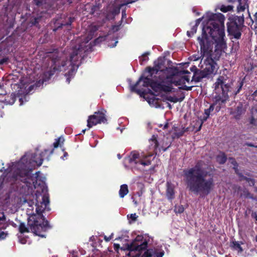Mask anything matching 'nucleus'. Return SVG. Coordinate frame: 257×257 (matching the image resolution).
I'll return each mask as SVG.
<instances>
[{
    "instance_id": "f257e3e1",
    "label": "nucleus",
    "mask_w": 257,
    "mask_h": 257,
    "mask_svg": "<svg viewBox=\"0 0 257 257\" xmlns=\"http://www.w3.org/2000/svg\"><path fill=\"white\" fill-rule=\"evenodd\" d=\"M208 15L209 19H215L209 21L208 25L203 29L202 36L197 38L202 57L199 67L202 77L217 73L219 67L215 60L221 55V51L218 49L225 45L223 16L220 14Z\"/></svg>"
},
{
    "instance_id": "f03ea898",
    "label": "nucleus",
    "mask_w": 257,
    "mask_h": 257,
    "mask_svg": "<svg viewBox=\"0 0 257 257\" xmlns=\"http://www.w3.org/2000/svg\"><path fill=\"white\" fill-rule=\"evenodd\" d=\"M162 63L155 62V66L148 68L147 71L149 74L146 76H142L135 85L131 86V90L136 92L138 94L143 93L145 90L141 86L147 87L150 86L155 91H163L170 92L173 89V85L178 86L180 89L190 90L193 85L187 86L186 83L190 84L191 73L188 71H181L173 68L162 69Z\"/></svg>"
},
{
    "instance_id": "7ed1b4c3",
    "label": "nucleus",
    "mask_w": 257,
    "mask_h": 257,
    "mask_svg": "<svg viewBox=\"0 0 257 257\" xmlns=\"http://www.w3.org/2000/svg\"><path fill=\"white\" fill-rule=\"evenodd\" d=\"M98 29V27L96 25L91 24L88 28V34L85 41L80 43V41L77 40L76 43L78 45L72 46V48L68 49L66 52L59 53L56 50L51 53L49 57L52 59L53 70L45 73L47 78L43 80V82L46 81L56 72L68 71L65 73V76L66 77V81L69 83L78 68L80 58L88 50L86 44L93 37L95 32Z\"/></svg>"
},
{
    "instance_id": "20e7f679",
    "label": "nucleus",
    "mask_w": 257,
    "mask_h": 257,
    "mask_svg": "<svg viewBox=\"0 0 257 257\" xmlns=\"http://www.w3.org/2000/svg\"><path fill=\"white\" fill-rule=\"evenodd\" d=\"M36 185L37 182L34 184V188L37 189L35 196H33L35 202L33 200H28V197H25L21 198L20 204L22 205L27 204L29 206L28 212L31 215L29 217L28 223L31 231L36 235L45 237L40 232L41 231H45L49 228L48 221L42 215L44 210L49 209L48 188L44 183H42L38 187Z\"/></svg>"
},
{
    "instance_id": "39448f33",
    "label": "nucleus",
    "mask_w": 257,
    "mask_h": 257,
    "mask_svg": "<svg viewBox=\"0 0 257 257\" xmlns=\"http://www.w3.org/2000/svg\"><path fill=\"white\" fill-rule=\"evenodd\" d=\"M203 161L184 171V174L189 191L201 196L208 195L213 190L214 182L212 176L205 170Z\"/></svg>"
},
{
    "instance_id": "423d86ee",
    "label": "nucleus",
    "mask_w": 257,
    "mask_h": 257,
    "mask_svg": "<svg viewBox=\"0 0 257 257\" xmlns=\"http://www.w3.org/2000/svg\"><path fill=\"white\" fill-rule=\"evenodd\" d=\"M47 150L43 152L37 151L35 153L27 152L18 162L13 164L10 170V176L16 180H20L27 183V179L30 176V172L36 167L40 166L43 161V157L47 152Z\"/></svg>"
},
{
    "instance_id": "0eeeda50",
    "label": "nucleus",
    "mask_w": 257,
    "mask_h": 257,
    "mask_svg": "<svg viewBox=\"0 0 257 257\" xmlns=\"http://www.w3.org/2000/svg\"><path fill=\"white\" fill-rule=\"evenodd\" d=\"M226 80L224 76H220L217 79L214 84V102L210 105L209 108L205 109L204 114L202 118V121H205L209 117L211 112L213 111L216 105L215 110L218 112L221 108L222 105L224 104L229 98L228 92H230V85L226 83Z\"/></svg>"
},
{
    "instance_id": "6e6552de",
    "label": "nucleus",
    "mask_w": 257,
    "mask_h": 257,
    "mask_svg": "<svg viewBox=\"0 0 257 257\" xmlns=\"http://www.w3.org/2000/svg\"><path fill=\"white\" fill-rule=\"evenodd\" d=\"M156 155L154 153L132 151L129 156L124 159V164L132 169L142 170L146 166L151 164Z\"/></svg>"
},
{
    "instance_id": "1a4fd4ad",
    "label": "nucleus",
    "mask_w": 257,
    "mask_h": 257,
    "mask_svg": "<svg viewBox=\"0 0 257 257\" xmlns=\"http://www.w3.org/2000/svg\"><path fill=\"white\" fill-rule=\"evenodd\" d=\"M152 242L153 238L148 234L138 235L127 244L129 252L127 254L131 257H138L139 254L143 253L147 250L148 245L152 244Z\"/></svg>"
},
{
    "instance_id": "9d476101",
    "label": "nucleus",
    "mask_w": 257,
    "mask_h": 257,
    "mask_svg": "<svg viewBox=\"0 0 257 257\" xmlns=\"http://www.w3.org/2000/svg\"><path fill=\"white\" fill-rule=\"evenodd\" d=\"M105 112V110H102L95 112L94 114L90 115L87 119L88 127L91 128L98 123H105L107 121Z\"/></svg>"
},
{
    "instance_id": "9b49d317",
    "label": "nucleus",
    "mask_w": 257,
    "mask_h": 257,
    "mask_svg": "<svg viewBox=\"0 0 257 257\" xmlns=\"http://www.w3.org/2000/svg\"><path fill=\"white\" fill-rule=\"evenodd\" d=\"M164 253V250L161 247L156 246L147 249L143 253L139 254L138 257H163Z\"/></svg>"
},
{
    "instance_id": "f8f14e48",
    "label": "nucleus",
    "mask_w": 257,
    "mask_h": 257,
    "mask_svg": "<svg viewBox=\"0 0 257 257\" xmlns=\"http://www.w3.org/2000/svg\"><path fill=\"white\" fill-rule=\"evenodd\" d=\"M241 28L242 27L237 26L234 23L228 24L227 31L231 36V39H240L241 35Z\"/></svg>"
},
{
    "instance_id": "ddd939ff",
    "label": "nucleus",
    "mask_w": 257,
    "mask_h": 257,
    "mask_svg": "<svg viewBox=\"0 0 257 257\" xmlns=\"http://www.w3.org/2000/svg\"><path fill=\"white\" fill-rule=\"evenodd\" d=\"M170 127L172 128L171 133L172 134V139L180 137L185 132L188 131V128H185L184 127H179L178 126H175V125H172V124H170L168 122L164 125L163 129L170 128Z\"/></svg>"
},
{
    "instance_id": "4468645a",
    "label": "nucleus",
    "mask_w": 257,
    "mask_h": 257,
    "mask_svg": "<svg viewBox=\"0 0 257 257\" xmlns=\"http://www.w3.org/2000/svg\"><path fill=\"white\" fill-rule=\"evenodd\" d=\"M138 0H115L113 8L111 12L113 16L119 13L120 8L123 6L134 3Z\"/></svg>"
},
{
    "instance_id": "2eb2a0df",
    "label": "nucleus",
    "mask_w": 257,
    "mask_h": 257,
    "mask_svg": "<svg viewBox=\"0 0 257 257\" xmlns=\"http://www.w3.org/2000/svg\"><path fill=\"white\" fill-rule=\"evenodd\" d=\"M211 14L212 15H221L222 16H223V26H224V20H225V18L224 17V16L221 14V13H217V14H213L212 13H211V12H207L206 13L205 15H204L202 18H199L197 20H196L195 21V26H196L197 27L198 25L200 24V23L201 22V21L203 20V23H202V29H203V28L207 26V25H208V22H209V21H210V20H212V19H209V15L208 14ZM214 19H212V20H214ZM225 30V27H224V30ZM224 32L225 33V32L224 31ZM202 34H203V32L202 33ZM202 36H201L200 37H201Z\"/></svg>"
},
{
    "instance_id": "dca6fc26",
    "label": "nucleus",
    "mask_w": 257,
    "mask_h": 257,
    "mask_svg": "<svg viewBox=\"0 0 257 257\" xmlns=\"http://www.w3.org/2000/svg\"><path fill=\"white\" fill-rule=\"evenodd\" d=\"M245 111L242 105L239 104L235 108L230 109V114L232 115L235 119H238L240 118V116L244 113Z\"/></svg>"
},
{
    "instance_id": "f3484780",
    "label": "nucleus",
    "mask_w": 257,
    "mask_h": 257,
    "mask_svg": "<svg viewBox=\"0 0 257 257\" xmlns=\"http://www.w3.org/2000/svg\"><path fill=\"white\" fill-rule=\"evenodd\" d=\"M174 186L171 183H167L166 195L168 199L172 200L174 198Z\"/></svg>"
},
{
    "instance_id": "a211bd4d",
    "label": "nucleus",
    "mask_w": 257,
    "mask_h": 257,
    "mask_svg": "<svg viewBox=\"0 0 257 257\" xmlns=\"http://www.w3.org/2000/svg\"><path fill=\"white\" fill-rule=\"evenodd\" d=\"M238 3L237 8L238 12H243L248 8V0H236Z\"/></svg>"
},
{
    "instance_id": "6ab92c4d",
    "label": "nucleus",
    "mask_w": 257,
    "mask_h": 257,
    "mask_svg": "<svg viewBox=\"0 0 257 257\" xmlns=\"http://www.w3.org/2000/svg\"><path fill=\"white\" fill-rule=\"evenodd\" d=\"M128 193L127 185L123 184L120 186L119 191V195L120 198H123Z\"/></svg>"
},
{
    "instance_id": "aec40b11",
    "label": "nucleus",
    "mask_w": 257,
    "mask_h": 257,
    "mask_svg": "<svg viewBox=\"0 0 257 257\" xmlns=\"http://www.w3.org/2000/svg\"><path fill=\"white\" fill-rule=\"evenodd\" d=\"M230 23H234L237 26L242 27L244 23V17L243 16L241 17H236L234 18V21Z\"/></svg>"
},
{
    "instance_id": "412c9836",
    "label": "nucleus",
    "mask_w": 257,
    "mask_h": 257,
    "mask_svg": "<svg viewBox=\"0 0 257 257\" xmlns=\"http://www.w3.org/2000/svg\"><path fill=\"white\" fill-rule=\"evenodd\" d=\"M231 246L233 250L237 251L238 253H240L243 251L240 244L238 241H233Z\"/></svg>"
},
{
    "instance_id": "4be33fe9",
    "label": "nucleus",
    "mask_w": 257,
    "mask_h": 257,
    "mask_svg": "<svg viewBox=\"0 0 257 257\" xmlns=\"http://www.w3.org/2000/svg\"><path fill=\"white\" fill-rule=\"evenodd\" d=\"M33 87H34V86H32V85L30 86L29 88V91L28 92H27V94L30 93V91H31V90H32L33 89ZM19 102H20L21 105H22L24 102L28 101L29 99V97L27 94H25L24 96V97H20V96H19Z\"/></svg>"
},
{
    "instance_id": "5701e85b",
    "label": "nucleus",
    "mask_w": 257,
    "mask_h": 257,
    "mask_svg": "<svg viewBox=\"0 0 257 257\" xmlns=\"http://www.w3.org/2000/svg\"><path fill=\"white\" fill-rule=\"evenodd\" d=\"M150 143L151 144V146L152 149L155 151L157 148H159L160 145L158 143L156 137L155 136H153L152 139L150 140Z\"/></svg>"
},
{
    "instance_id": "b1692460",
    "label": "nucleus",
    "mask_w": 257,
    "mask_h": 257,
    "mask_svg": "<svg viewBox=\"0 0 257 257\" xmlns=\"http://www.w3.org/2000/svg\"><path fill=\"white\" fill-rule=\"evenodd\" d=\"M216 160L219 164H224L226 161V157L223 153H220L217 155Z\"/></svg>"
},
{
    "instance_id": "393cba45",
    "label": "nucleus",
    "mask_w": 257,
    "mask_h": 257,
    "mask_svg": "<svg viewBox=\"0 0 257 257\" xmlns=\"http://www.w3.org/2000/svg\"><path fill=\"white\" fill-rule=\"evenodd\" d=\"M233 6L228 5V6H225V5H222L220 7V11L223 13H226L227 12H229L232 10L233 9Z\"/></svg>"
},
{
    "instance_id": "a878e982",
    "label": "nucleus",
    "mask_w": 257,
    "mask_h": 257,
    "mask_svg": "<svg viewBox=\"0 0 257 257\" xmlns=\"http://www.w3.org/2000/svg\"><path fill=\"white\" fill-rule=\"evenodd\" d=\"M64 141V139L62 137H59L58 139H56L53 144L54 148H57L61 143H63Z\"/></svg>"
},
{
    "instance_id": "bb28decb",
    "label": "nucleus",
    "mask_w": 257,
    "mask_h": 257,
    "mask_svg": "<svg viewBox=\"0 0 257 257\" xmlns=\"http://www.w3.org/2000/svg\"><path fill=\"white\" fill-rule=\"evenodd\" d=\"M19 231L21 233L27 232L29 231L28 228L26 226L24 223H21L19 226Z\"/></svg>"
},
{
    "instance_id": "cd10ccee",
    "label": "nucleus",
    "mask_w": 257,
    "mask_h": 257,
    "mask_svg": "<svg viewBox=\"0 0 257 257\" xmlns=\"http://www.w3.org/2000/svg\"><path fill=\"white\" fill-rule=\"evenodd\" d=\"M149 54V53H145L140 57V61L141 62L142 64H143L144 62H145L147 61H148V60L149 59V57H148Z\"/></svg>"
},
{
    "instance_id": "c85d7f7f",
    "label": "nucleus",
    "mask_w": 257,
    "mask_h": 257,
    "mask_svg": "<svg viewBox=\"0 0 257 257\" xmlns=\"http://www.w3.org/2000/svg\"><path fill=\"white\" fill-rule=\"evenodd\" d=\"M184 210V208L182 205H179L175 206L174 211L177 213H181Z\"/></svg>"
},
{
    "instance_id": "c756f323",
    "label": "nucleus",
    "mask_w": 257,
    "mask_h": 257,
    "mask_svg": "<svg viewBox=\"0 0 257 257\" xmlns=\"http://www.w3.org/2000/svg\"><path fill=\"white\" fill-rule=\"evenodd\" d=\"M127 218L130 220V222L132 223V222H135L137 220L138 216L136 213H134L131 214L130 215H128Z\"/></svg>"
},
{
    "instance_id": "7c9ffc66",
    "label": "nucleus",
    "mask_w": 257,
    "mask_h": 257,
    "mask_svg": "<svg viewBox=\"0 0 257 257\" xmlns=\"http://www.w3.org/2000/svg\"><path fill=\"white\" fill-rule=\"evenodd\" d=\"M197 31V27L196 26H193V27L191 29V31H187V34L188 36V37H191L192 35H194L195 33H196Z\"/></svg>"
},
{
    "instance_id": "2f4dec72",
    "label": "nucleus",
    "mask_w": 257,
    "mask_h": 257,
    "mask_svg": "<svg viewBox=\"0 0 257 257\" xmlns=\"http://www.w3.org/2000/svg\"><path fill=\"white\" fill-rule=\"evenodd\" d=\"M167 99L169 101L174 102V103L178 102V100H179L177 97H176L175 96H168Z\"/></svg>"
},
{
    "instance_id": "473e14b6",
    "label": "nucleus",
    "mask_w": 257,
    "mask_h": 257,
    "mask_svg": "<svg viewBox=\"0 0 257 257\" xmlns=\"http://www.w3.org/2000/svg\"><path fill=\"white\" fill-rule=\"evenodd\" d=\"M146 99H147L148 102L150 105H154V103L156 101V100H155V97L154 96H153L152 98H147Z\"/></svg>"
},
{
    "instance_id": "72a5a7b5",
    "label": "nucleus",
    "mask_w": 257,
    "mask_h": 257,
    "mask_svg": "<svg viewBox=\"0 0 257 257\" xmlns=\"http://www.w3.org/2000/svg\"><path fill=\"white\" fill-rule=\"evenodd\" d=\"M242 85H243V82H239V85H238V88L237 90V91L233 94V95L234 96H235V95H236L238 93H239V92L240 91V89H241L242 87Z\"/></svg>"
},
{
    "instance_id": "f704fd0d",
    "label": "nucleus",
    "mask_w": 257,
    "mask_h": 257,
    "mask_svg": "<svg viewBox=\"0 0 257 257\" xmlns=\"http://www.w3.org/2000/svg\"><path fill=\"white\" fill-rule=\"evenodd\" d=\"M7 234L4 231L0 232V240H3L6 238Z\"/></svg>"
},
{
    "instance_id": "c9c22d12",
    "label": "nucleus",
    "mask_w": 257,
    "mask_h": 257,
    "mask_svg": "<svg viewBox=\"0 0 257 257\" xmlns=\"http://www.w3.org/2000/svg\"><path fill=\"white\" fill-rule=\"evenodd\" d=\"M170 145L169 143L166 144L165 146L164 145H162L161 146V148H159V150H162L163 151H166L167 149L169 147Z\"/></svg>"
},
{
    "instance_id": "e433bc0d",
    "label": "nucleus",
    "mask_w": 257,
    "mask_h": 257,
    "mask_svg": "<svg viewBox=\"0 0 257 257\" xmlns=\"http://www.w3.org/2000/svg\"><path fill=\"white\" fill-rule=\"evenodd\" d=\"M249 123L255 125L256 124V120L254 118L251 116L249 119Z\"/></svg>"
},
{
    "instance_id": "4c0bfd02",
    "label": "nucleus",
    "mask_w": 257,
    "mask_h": 257,
    "mask_svg": "<svg viewBox=\"0 0 257 257\" xmlns=\"http://www.w3.org/2000/svg\"><path fill=\"white\" fill-rule=\"evenodd\" d=\"M229 161L234 166V168H235V167L237 166L236 164V161H235V160L234 159H232V158H230L229 160Z\"/></svg>"
},
{
    "instance_id": "58836bf2",
    "label": "nucleus",
    "mask_w": 257,
    "mask_h": 257,
    "mask_svg": "<svg viewBox=\"0 0 257 257\" xmlns=\"http://www.w3.org/2000/svg\"><path fill=\"white\" fill-rule=\"evenodd\" d=\"M112 234L110 235L108 237H107L106 236H105L104 237V239L105 241H108L109 240H110L112 238Z\"/></svg>"
},
{
    "instance_id": "ea45409f",
    "label": "nucleus",
    "mask_w": 257,
    "mask_h": 257,
    "mask_svg": "<svg viewBox=\"0 0 257 257\" xmlns=\"http://www.w3.org/2000/svg\"><path fill=\"white\" fill-rule=\"evenodd\" d=\"M37 6H40L42 4V0H34Z\"/></svg>"
},
{
    "instance_id": "a19ab883",
    "label": "nucleus",
    "mask_w": 257,
    "mask_h": 257,
    "mask_svg": "<svg viewBox=\"0 0 257 257\" xmlns=\"http://www.w3.org/2000/svg\"><path fill=\"white\" fill-rule=\"evenodd\" d=\"M126 17V13H125V11H122V20H123V19L124 18H125Z\"/></svg>"
},
{
    "instance_id": "79ce46f5",
    "label": "nucleus",
    "mask_w": 257,
    "mask_h": 257,
    "mask_svg": "<svg viewBox=\"0 0 257 257\" xmlns=\"http://www.w3.org/2000/svg\"><path fill=\"white\" fill-rule=\"evenodd\" d=\"M117 41H115L114 44H111L110 43H109L108 44V46L110 48H113V47H114L116 45V44L117 43Z\"/></svg>"
},
{
    "instance_id": "37998d69",
    "label": "nucleus",
    "mask_w": 257,
    "mask_h": 257,
    "mask_svg": "<svg viewBox=\"0 0 257 257\" xmlns=\"http://www.w3.org/2000/svg\"><path fill=\"white\" fill-rule=\"evenodd\" d=\"M248 181L250 185H254V181L253 180L251 179H248Z\"/></svg>"
},
{
    "instance_id": "c03bdc74",
    "label": "nucleus",
    "mask_w": 257,
    "mask_h": 257,
    "mask_svg": "<svg viewBox=\"0 0 257 257\" xmlns=\"http://www.w3.org/2000/svg\"><path fill=\"white\" fill-rule=\"evenodd\" d=\"M245 145L248 147H255V146L253 144L250 143H245Z\"/></svg>"
},
{
    "instance_id": "a18cd8bd",
    "label": "nucleus",
    "mask_w": 257,
    "mask_h": 257,
    "mask_svg": "<svg viewBox=\"0 0 257 257\" xmlns=\"http://www.w3.org/2000/svg\"><path fill=\"white\" fill-rule=\"evenodd\" d=\"M8 59L7 58H3L1 60V63H4L7 62Z\"/></svg>"
},
{
    "instance_id": "49530a36",
    "label": "nucleus",
    "mask_w": 257,
    "mask_h": 257,
    "mask_svg": "<svg viewBox=\"0 0 257 257\" xmlns=\"http://www.w3.org/2000/svg\"><path fill=\"white\" fill-rule=\"evenodd\" d=\"M11 96L12 97V101L11 103L13 104L15 101V96L14 95H13V94H11Z\"/></svg>"
},
{
    "instance_id": "de8ad7c7",
    "label": "nucleus",
    "mask_w": 257,
    "mask_h": 257,
    "mask_svg": "<svg viewBox=\"0 0 257 257\" xmlns=\"http://www.w3.org/2000/svg\"><path fill=\"white\" fill-rule=\"evenodd\" d=\"M199 58H200L199 56H193V58H192V60H193L194 61H197V60H199Z\"/></svg>"
},
{
    "instance_id": "09e8293b",
    "label": "nucleus",
    "mask_w": 257,
    "mask_h": 257,
    "mask_svg": "<svg viewBox=\"0 0 257 257\" xmlns=\"http://www.w3.org/2000/svg\"><path fill=\"white\" fill-rule=\"evenodd\" d=\"M68 156V154L66 152H65L63 156L61 157V159L64 160V158Z\"/></svg>"
},
{
    "instance_id": "8fccbe9b",
    "label": "nucleus",
    "mask_w": 257,
    "mask_h": 257,
    "mask_svg": "<svg viewBox=\"0 0 257 257\" xmlns=\"http://www.w3.org/2000/svg\"><path fill=\"white\" fill-rule=\"evenodd\" d=\"M252 216L256 220H257V215L255 213H253Z\"/></svg>"
},
{
    "instance_id": "3c124183",
    "label": "nucleus",
    "mask_w": 257,
    "mask_h": 257,
    "mask_svg": "<svg viewBox=\"0 0 257 257\" xmlns=\"http://www.w3.org/2000/svg\"><path fill=\"white\" fill-rule=\"evenodd\" d=\"M254 17L255 21L257 22V12L255 13Z\"/></svg>"
},
{
    "instance_id": "603ef678",
    "label": "nucleus",
    "mask_w": 257,
    "mask_h": 257,
    "mask_svg": "<svg viewBox=\"0 0 257 257\" xmlns=\"http://www.w3.org/2000/svg\"><path fill=\"white\" fill-rule=\"evenodd\" d=\"M5 219V215L3 214L2 217H0V221Z\"/></svg>"
},
{
    "instance_id": "864d4df0",
    "label": "nucleus",
    "mask_w": 257,
    "mask_h": 257,
    "mask_svg": "<svg viewBox=\"0 0 257 257\" xmlns=\"http://www.w3.org/2000/svg\"><path fill=\"white\" fill-rule=\"evenodd\" d=\"M117 157H118V158L119 159H120L121 158V157L120 154H117Z\"/></svg>"
},
{
    "instance_id": "5fc2aeb1",
    "label": "nucleus",
    "mask_w": 257,
    "mask_h": 257,
    "mask_svg": "<svg viewBox=\"0 0 257 257\" xmlns=\"http://www.w3.org/2000/svg\"><path fill=\"white\" fill-rule=\"evenodd\" d=\"M256 93H257V90L254 92V93H253V95H256Z\"/></svg>"
},
{
    "instance_id": "6e6d98bb",
    "label": "nucleus",
    "mask_w": 257,
    "mask_h": 257,
    "mask_svg": "<svg viewBox=\"0 0 257 257\" xmlns=\"http://www.w3.org/2000/svg\"><path fill=\"white\" fill-rule=\"evenodd\" d=\"M71 23H72V20H70L69 23H68L67 24H68V25H70Z\"/></svg>"
},
{
    "instance_id": "4d7b16f0",
    "label": "nucleus",
    "mask_w": 257,
    "mask_h": 257,
    "mask_svg": "<svg viewBox=\"0 0 257 257\" xmlns=\"http://www.w3.org/2000/svg\"><path fill=\"white\" fill-rule=\"evenodd\" d=\"M85 131H86V130H83L82 131V132H83V133H85Z\"/></svg>"
},
{
    "instance_id": "13d9d810",
    "label": "nucleus",
    "mask_w": 257,
    "mask_h": 257,
    "mask_svg": "<svg viewBox=\"0 0 257 257\" xmlns=\"http://www.w3.org/2000/svg\"><path fill=\"white\" fill-rule=\"evenodd\" d=\"M169 107L170 108H171V107L170 104L169 105Z\"/></svg>"
},
{
    "instance_id": "bf43d9fd",
    "label": "nucleus",
    "mask_w": 257,
    "mask_h": 257,
    "mask_svg": "<svg viewBox=\"0 0 257 257\" xmlns=\"http://www.w3.org/2000/svg\"><path fill=\"white\" fill-rule=\"evenodd\" d=\"M18 94H21V93L19 92L18 93Z\"/></svg>"
}]
</instances>
